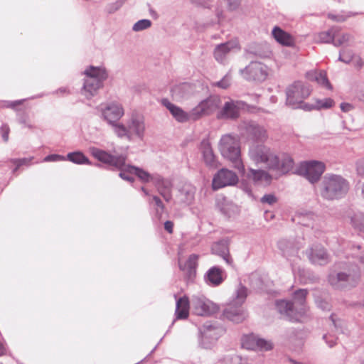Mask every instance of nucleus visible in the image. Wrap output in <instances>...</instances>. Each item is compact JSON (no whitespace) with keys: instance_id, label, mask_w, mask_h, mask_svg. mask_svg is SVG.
<instances>
[{"instance_id":"obj_19","label":"nucleus","mask_w":364,"mask_h":364,"mask_svg":"<svg viewBox=\"0 0 364 364\" xmlns=\"http://www.w3.org/2000/svg\"><path fill=\"white\" fill-rule=\"evenodd\" d=\"M161 104L170 112L173 117L180 123L196 121L193 109L187 112L180 107L171 103L168 99H163Z\"/></svg>"},{"instance_id":"obj_20","label":"nucleus","mask_w":364,"mask_h":364,"mask_svg":"<svg viewBox=\"0 0 364 364\" xmlns=\"http://www.w3.org/2000/svg\"><path fill=\"white\" fill-rule=\"evenodd\" d=\"M242 346L247 349L270 350L273 348V344L270 341L265 340L253 334L246 336L242 340Z\"/></svg>"},{"instance_id":"obj_17","label":"nucleus","mask_w":364,"mask_h":364,"mask_svg":"<svg viewBox=\"0 0 364 364\" xmlns=\"http://www.w3.org/2000/svg\"><path fill=\"white\" fill-rule=\"evenodd\" d=\"M309 261L315 265L324 266L331 261V257L326 250L319 244L313 245L306 250Z\"/></svg>"},{"instance_id":"obj_31","label":"nucleus","mask_w":364,"mask_h":364,"mask_svg":"<svg viewBox=\"0 0 364 364\" xmlns=\"http://www.w3.org/2000/svg\"><path fill=\"white\" fill-rule=\"evenodd\" d=\"M190 301L187 296H184L176 301V316L178 319L187 318L189 314Z\"/></svg>"},{"instance_id":"obj_15","label":"nucleus","mask_w":364,"mask_h":364,"mask_svg":"<svg viewBox=\"0 0 364 364\" xmlns=\"http://www.w3.org/2000/svg\"><path fill=\"white\" fill-rule=\"evenodd\" d=\"M238 181L237 174L227 168H221L213 178L212 187L213 190H218L228 186H234Z\"/></svg>"},{"instance_id":"obj_4","label":"nucleus","mask_w":364,"mask_h":364,"mask_svg":"<svg viewBox=\"0 0 364 364\" xmlns=\"http://www.w3.org/2000/svg\"><path fill=\"white\" fill-rule=\"evenodd\" d=\"M321 196L333 200L343 198L348 192L350 185L343 176L336 174H326L322 181Z\"/></svg>"},{"instance_id":"obj_56","label":"nucleus","mask_w":364,"mask_h":364,"mask_svg":"<svg viewBox=\"0 0 364 364\" xmlns=\"http://www.w3.org/2000/svg\"><path fill=\"white\" fill-rule=\"evenodd\" d=\"M356 170L359 175H364V159H360L357 161Z\"/></svg>"},{"instance_id":"obj_2","label":"nucleus","mask_w":364,"mask_h":364,"mask_svg":"<svg viewBox=\"0 0 364 364\" xmlns=\"http://www.w3.org/2000/svg\"><path fill=\"white\" fill-rule=\"evenodd\" d=\"M360 277V270L357 264L343 262L335 265L328 277V282L335 289L355 287Z\"/></svg>"},{"instance_id":"obj_36","label":"nucleus","mask_w":364,"mask_h":364,"mask_svg":"<svg viewBox=\"0 0 364 364\" xmlns=\"http://www.w3.org/2000/svg\"><path fill=\"white\" fill-rule=\"evenodd\" d=\"M308 291L304 289H300L296 290L294 294V304L297 309H301V308H304V312L306 311V297L307 296Z\"/></svg>"},{"instance_id":"obj_3","label":"nucleus","mask_w":364,"mask_h":364,"mask_svg":"<svg viewBox=\"0 0 364 364\" xmlns=\"http://www.w3.org/2000/svg\"><path fill=\"white\" fill-rule=\"evenodd\" d=\"M90 153L97 161L112 167L116 170L120 171L119 176L122 179L129 182H133L134 181V177L129 175L131 173L127 171V166L129 165L126 164L127 159V154H116L115 151H113L114 154H112L96 147L91 148Z\"/></svg>"},{"instance_id":"obj_62","label":"nucleus","mask_w":364,"mask_h":364,"mask_svg":"<svg viewBox=\"0 0 364 364\" xmlns=\"http://www.w3.org/2000/svg\"><path fill=\"white\" fill-rule=\"evenodd\" d=\"M26 118H27L26 116H23V117H20L18 119L19 123L21 124H23L25 126L28 123Z\"/></svg>"},{"instance_id":"obj_43","label":"nucleus","mask_w":364,"mask_h":364,"mask_svg":"<svg viewBox=\"0 0 364 364\" xmlns=\"http://www.w3.org/2000/svg\"><path fill=\"white\" fill-rule=\"evenodd\" d=\"M151 26V21L149 19H141L136 22L132 27V30L135 32L146 30Z\"/></svg>"},{"instance_id":"obj_24","label":"nucleus","mask_w":364,"mask_h":364,"mask_svg":"<svg viewBox=\"0 0 364 364\" xmlns=\"http://www.w3.org/2000/svg\"><path fill=\"white\" fill-rule=\"evenodd\" d=\"M211 251L213 254L220 256L228 265H233V260L230 255L227 240H222L213 243L211 247Z\"/></svg>"},{"instance_id":"obj_12","label":"nucleus","mask_w":364,"mask_h":364,"mask_svg":"<svg viewBox=\"0 0 364 364\" xmlns=\"http://www.w3.org/2000/svg\"><path fill=\"white\" fill-rule=\"evenodd\" d=\"M191 304L194 314L198 316H210L218 310V306L203 295L193 296Z\"/></svg>"},{"instance_id":"obj_54","label":"nucleus","mask_w":364,"mask_h":364,"mask_svg":"<svg viewBox=\"0 0 364 364\" xmlns=\"http://www.w3.org/2000/svg\"><path fill=\"white\" fill-rule=\"evenodd\" d=\"M298 108H300L304 111H311L313 109H316V104L312 105L309 103H306L304 102V101H303V102L299 105Z\"/></svg>"},{"instance_id":"obj_42","label":"nucleus","mask_w":364,"mask_h":364,"mask_svg":"<svg viewBox=\"0 0 364 364\" xmlns=\"http://www.w3.org/2000/svg\"><path fill=\"white\" fill-rule=\"evenodd\" d=\"M351 36L348 33L340 34L338 31L336 29V36L333 38V44L336 47H339L345 45L350 41Z\"/></svg>"},{"instance_id":"obj_47","label":"nucleus","mask_w":364,"mask_h":364,"mask_svg":"<svg viewBox=\"0 0 364 364\" xmlns=\"http://www.w3.org/2000/svg\"><path fill=\"white\" fill-rule=\"evenodd\" d=\"M316 75L318 77L316 81L318 84L326 87L327 89H332L331 85L326 77V73L324 71L318 72V74H316Z\"/></svg>"},{"instance_id":"obj_61","label":"nucleus","mask_w":364,"mask_h":364,"mask_svg":"<svg viewBox=\"0 0 364 364\" xmlns=\"http://www.w3.org/2000/svg\"><path fill=\"white\" fill-rule=\"evenodd\" d=\"M316 74H318V72L316 71H310L306 73V77L311 81H316V77H318Z\"/></svg>"},{"instance_id":"obj_9","label":"nucleus","mask_w":364,"mask_h":364,"mask_svg":"<svg viewBox=\"0 0 364 364\" xmlns=\"http://www.w3.org/2000/svg\"><path fill=\"white\" fill-rule=\"evenodd\" d=\"M241 133L253 141L264 142L268 138L267 129L257 122L246 120L239 124Z\"/></svg>"},{"instance_id":"obj_25","label":"nucleus","mask_w":364,"mask_h":364,"mask_svg":"<svg viewBox=\"0 0 364 364\" xmlns=\"http://www.w3.org/2000/svg\"><path fill=\"white\" fill-rule=\"evenodd\" d=\"M217 206L220 211L228 218L235 216L240 213L239 206L225 197L218 199Z\"/></svg>"},{"instance_id":"obj_26","label":"nucleus","mask_w":364,"mask_h":364,"mask_svg":"<svg viewBox=\"0 0 364 364\" xmlns=\"http://www.w3.org/2000/svg\"><path fill=\"white\" fill-rule=\"evenodd\" d=\"M223 328L209 323H205L200 329L203 342L205 340L210 339L213 341H217L223 333Z\"/></svg>"},{"instance_id":"obj_11","label":"nucleus","mask_w":364,"mask_h":364,"mask_svg":"<svg viewBox=\"0 0 364 364\" xmlns=\"http://www.w3.org/2000/svg\"><path fill=\"white\" fill-rule=\"evenodd\" d=\"M241 75L247 80L264 81L268 75L266 65L259 61H251L248 65L240 70Z\"/></svg>"},{"instance_id":"obj_1","label":"nucleus","mask_w":364,"mask_h":364,"mask_svg":"<svg viewBox=\"0 0 364 364\" xmlns=\"http://www.w3.org/2000/svg\"><path fill=\"white\" fill-rule=\"evenodd\" d=\"M250 159L257 165L282 174L289 173L294 167L292 158L286 154L276 155L270 148L263 144L252 145L249 150Z\"/></svg>"},{"instance_id":"obj_27","label":"nucleus","mask_w":364,"mask_h":364,"mask_svg":"<svg viewBox=\"0 0 364 364\" xmlns=\"http://www.w3.org/2000/svg\"><path fill=\"white\" fill-rule=\"evenodd\" d=\"M171 95L177 101H183L188 99L193 92V88L188 83H182L175 85L171 89Z\"/></svg>"},{"instance_id":"obj_6","label":"nucleus","mask_w":364,"mask_h":364,"mask_svg":"<svg viewBox=\"0 0 364 364\" xmlns=\"http://www.w3.org/2000/svg\"><path fill=\"white\" fill-rule=\"evenodd\" d=\"M219 150L222 156L230 160L233 166L244 173L245 167L240 159V142L231 134L223 135L219 142Z\"/></svg>"},{"instance_id":"obj_52","label":"nucleus","mask_w":364,"mask_h":364,"mask_svg":"<svg viewBox=\"0 0 364 364\" xmlns=\"http://www.w3.org/2000/svg\"><path fill=\"white\" fill-rule=\"evenodd\" d=\"M62 160H65V157L59 154H50L44 159V161H58Z\"/></svg>"},{"instance_id":"obj_58","label":"nucleus","mask_w":364,"mask_h":364,"mask_svg":"<svg viewBox=\"0 0 364 364\" xmlns=\"http://www.w3.org/2000/svg\"><path fill=\"white\" fill-rule=\"evenodd\" d=\"M338 60L345 63H349L352 60V55L350 54L346 55L344 53L340 52Z\"/></svg>"},{"instance_id":"obj_41","label":"nucleus","mask_w":364,"mask_h":364,"mask_svg":"<svg viewBox=\"0 0 364 364\" xmlns=\"http://www.w3.org/2000/svg\"><path fill=\"white\" fill-rule=\"evenodd\" d=\"M336 36V29L332 28L326 31L321 32L318 34L317 41L323 43H333V38Z\"/></svg>"},{"instance_id":"obj_64","label":"nucleus","mask_w":364,"mask_h":364,"mask_svg":"<svg viewBox=\"0 0 364 364\" xmlns=\"http://www.w3.org/2000/svg\"><path fill=\"white\" fill-rule=\"evenodd\" d=\"M141 191L146 196H149V191L144 187H141Z\"/></svg>"},{"instance_id":"obj_59","label":"nucleus","mask_w":364,"mask_h":364,"mask_svg":"<svg viewBox=\"0 0 364 364\" xmlns=\"http://www.w3.org/2000/svg\"><path fill=\"white\" fill-rule=\"evenodd\" d=\"M340 108L343 112H348L353 109V106L346 102H343L340 105Z\"/></svg>"},{"instance_id":"obj_46","label":"nucleus","mask_w":364,"mask_h":364,"mask_svg":"<svg viewBox=\"0 0 364 364\" xmlns=\"http://www.w3.org/2000/svg\"><path fill=\"white\" fill-rule=\"evenodd\" d=\"M151 200L154 202L156 205V215L159 218H161L163 212L164 211L165 206L161 200V198L157 196H151L150 197Z\"/></svg>"},{"instance_id":"obj_53","label":"nucleus","mask_w":364,"mask_h":364,"mask_svg":"<svg viewBox=\"0 0 364 364\" xmlns=\"http://www.w3.org/2000/svg\"><path fill=\"white\" fill-rule=\"evenodd\" d=\"M323 338L330 348L333 347L336 344V339L331 336L325 334L323 335Z\"/></svg>"},{"instance_id":"obj_13","label":"nucleus","mask_w":364,"mask_h":364,"mask_svg":"<svg viewBox=\"0 0 364 364\" xmlns=\"http://www.w3.org/2000/svg\"><path fill=\"white\" fill-rule=\"evenodd\" d=\"M101 112L102 118L112 126L113 131L115 124H122L121 122H119V120L124 114V110L122 105L116 102H112L105 106H102Z\"/></svg>"},{"instance_id":"obj_7","label":"nucleus","mask_w":364,"mask_h":364,"mask_svg":"<svg viewBox=\"0 0 364 364\" xmlns=\"http://www.w3.org/2000/svg\"><path fill=\"white\" fill-rule=\"evenodd\" d=\"M247 296V289L240 284L235 290L233 299L223 311L224 316L237 323L244 321L246 315L242 305L245 303Z\"/></svg>"},{"instance_id":"obj_44","label":"nucleus","mask_w":364,"mask_h":364,"mask_svg":"<svg viewBox=\"0 0 364 364\" xmlns=\"http://www.w3.org/2000/svg\"><path fill=\"white\" fill-rule=\"evenodd\" d=\"M335 105V102L331 98H324L316 100V109H329Z\"/></svg>"},{"instance_id":"obj_30","label":"nucleus","mask_w":364,"mask_h":364,"mask_svg":"<svg viewBox=\"0 0 364 364\" xmlns=\"http://www.w3.org/2000/svg\"><path fill=\"white\" fill-rule=\"evenodd\" d=\"M272 36L279 44L284 46H292L295 43L291 35L277 26L273 28Z\"/></svg>"},{"instance_id":"obj_45","label":"nucleus","mask_w":364,"mask_h":364,"mask_svg":"<svg viewBox=\"0 0 364 364\" xmlns=\"http://www.w3.org/2000/svg\"><path fill=\"white\" fill-rule=\"evenodd\" d=\"M352 250L355 251L353 255L357 257L364 268V249L361 245H352Z\"/></svg>"},{"instance_id":"obj_51","label":"nucleus","mask_w":364,"mask_h":364,"mask_svg":"<svg viewBox=\"0 0 364 364\" xmlns=\"http://www.w3.org/2000/svg\"><path fill=\"white\" fill-rule=\"evenodd\" d=\"M0 132L1 134V136L3 140L5 142H7L9 140V134L10 132V129L7 124H3L0 128Z\"/></svg>"},{"instance_id":"obj_22","label":"nucleus","mask_w":364,"mask_h":364,"mask_svg":"<svg viewBox=\"0 0 364 364\" xmlns=\"http://www.w3.org/2000/svg\"><path fill=\"white\" fill-rule=\"evenodd\" d=\"M279 250L284 257L289 259L297 255L301 245L294 240L282 239L277 244Z\"/></svg>"},{"instance_id":"obj_57","label":"nucleus","mask_w":364,"mask_h":364,"mask_svg":"<svg viewBox=\"0 0 364 364\" xmlns=\"http://www.w3.org/2000/svg\"><path fill=\"white\" fill-rule=\"evenodd\" d=\"M11 161L14 164H17V166H21L23 165H28L29 164L30 159L23 158L20 159H11Z\"/></svg>"},{"instance_id":"obj_50","label":"nucleus","mask_w":364,"mask_h":364,"mask_svg":"<svg viewBox=\"0 0 364 364\" xmlns=\"http://www.w3.org/2000/svg\"><path fill=\"white\" fill-rule=\"evenodd\" d=\"M216 85H217V86H218L223 89H226L230 85V77L228 75H225L222 80L218 81L216 83Z\"/></svg>"},{"instance_id":"obj_14","label":"nucleus","mask_w":364,"mask_h":364,"mask_svg":"<svg viewBox=\"0 0 364 364\" xmlns=\"http://www.w3.org/2000/svg\"><path fill=\"white\" fill-rule=\"evenodd\" d=\"M324 171V164L317 161L304 162L301 164L299 169L300 174L312 183L320 179Z\"/></svg>"},{"instance_id":"obj_37","label":"nucleus","mask_w":364,"mask_h":364,"mask_svg":"<svg viewBox=\"0 0 364 364\" xmlns=\"http://www.w3.org/2000/svg\"><path fill=\"white\" fill-rule=\"evenodd\" d=\"M195 193V187L190 185L184 186L180 190L181 200L186 204H191L194 200Z\"/></svg>"},{"instance_id":"obj_40","label":"nucleus","mask_w":364,"mask_h":364,"mask_svg":"<svg viewBox=\"0 0 364 364\" xmlns=\"http://www.w3.org/2000/svg\"><path fill=\"white\" fill-rule=\"evenodd\" d=\"M67 159L77 164H91L88 158L80 151L71 152L68 154Z\"/></svg>"},{"instance_id":"obj_16","label":"nucleus","mask_w":364,"mask_h":364,"mask_svg":"<svg viewBox=\"0 0 364 364\" xmlns=\"http://www.w3.org/2000/svg\"><path fill=\"white\" fill-rule=\"evenodd\" d=\"M275 306L277 311L289 321H298L299 316L304 314V308L297 309L292 302L287 300H277Z\"/></svg>"},{"instance_id":"obj_23","label":"nucleus","mask_w":364,"mask_h":364,"mask_svg":"<svg viewBox=\"0 0 364 364\" xmlns=\"http://www.w3.org/2000/svg\"><path fill=\"white\" fill-rule=\"evenodd\" d=\"M200 149L206 166L210 168H217L218 161L208 139H203L201 141Z\"/></svg>"},{"instance_id":"obj_21","label":"nucleus","mask_w":364,"mask_h":364,"mask_svg":"<svg viewBox=\"0 0 364 364\" xmlns=\"http://www.w3.org/2000/svg\"><path fill=\"white\" fill-rule=\"evenodd\" d=\"M153 183L156 186L159 193L166 202H170L172 199L173 185L170 180L164 178L159 174H156L153 178Z\"/></svg>"},{"instance_id":"obj_38","label":"nucleus","mask_w":364,"mask_h":364,"mask_svg":"<svg viewBox=\"0 0 364 364\" xmlns=\"http://www.w3.org/2000/svg\"><path fill=\"white\" fill-rule=\"evenodd\" d=\"M353 227L364 232V214L362 213H353L348 215Z\"/></svg>"},{"instance_id":"obj_48","label":"nucleus","mask_w":364,"mask_h":364,"mask_svg":"<svg viewBox=\"0 0 364 364\" xmlns=\"http://www.w3.org/2000/svg\"><path fill=\"white\" fill-rule=\"evenodd\" d=\"M123 4L121 0H117L115 2L109 4L107 6V11L109 14H113L117 10H119Z\"/></svg>"},{"instance_id":"obj_32","label":"nucleus","mask_w":364,"mask_h":364,"mask_svg":"<svg viewBox=\"0 0 364 364\" xmlns=\"http://www.w3.org/2000/svg\"><path fill=\"white\" fill-rule=\"evenodd\" d=\"M84 74L86 75V78H94L101 82H104L108 77L105 68L92 65L84 71Z\"/></svg>"},{"instance_id":"obj_33","label":"nucleus","mask_w":364,"mask_h":364,"mask_svg":"<svg viewBox=\"0 0 364 364\" xmlns=\"http://www.w3.org/2000/svg\"><path fill=\"white\" fill-rule=\"evenodd\" d=\"M234 48V43L232 42H226L218 45L214 50V58L219 63H223L227 55Z\"/></svg>"},{"instance_id":"obj_63","label":"nucleus","mask_w":364,"mask_h":364,"mask_svg":"<svg viewBox=\"0 0 364 364\" xmlns=\"http://www.w3.org/2000/svg\"><path fill=\"white\" fill-rule=\"evenodd\" d=\"M6 353V348L2 343H0V356Z\"/></svg>"},{"instance_id":"obj_18","label":"nucleus","mask_w":364,"mask_h":364,"mask_svg":"<svg viewBox=\"0 0 364 364\" xmlns=\"http://www.w3.org/2000/svg\"><path fill=\"white\" fill-rule=\"evenodd\" d=\"M245 106L242 101L229 100L225 102L222 109L218 112L220 119H236L240 116V110Z\"/></svg>"},{"instance_id":"obj_39","label":"nucleus","mask_w":364,"mask_h":364,"mask_svg":"<svg viewBox=\"0 0 364 364\" xmlns=\"http://www.w3.org/2000/svg\"><path fill=\"white\" fill-rule=\"evenodd\" d=\"M127 171L129 173H134L136 176H137L143 182H149L152 181L153 182V178L154 177V175H151L147 171L134 166H127Z\"/></svg>"},{"instance_id":"obj_28","label":"nucleus","mask_w":364,"mask_h":364,"mask_svg":"<svg viewBox=\"0 0 364 364\" xmlns=\"http://www.w3.org/2000/svg\"><path fill=\"white\" fill-rule=\"evenodd\" d=\"M103 82H101L94 78H86L84 82L82 87V94L87 99H90L95 96L97 90L102 87Z\"/></svg>"},{"instance_id":"obj_5","label":"nucleus","mask_w":364,"mask_h":364,"mask_svg":"<svg viewBox=\"0 0 364 364\" xmlns=\"http://www.w3.org/2000/svg\"><path fill=\"white\" fill-rule=\"evenodd\" d=\"M145 123L143 116L133 113L126 124H115L114 127V134L129 141L136 137L140 140L144 139L145 134Z\"/></svg>"},{"instance_id":"obj_10","label":"nucleus","mask_w":364,"mask_h":364,"mask_svg":"<svg viewBox=\"0 0 364 364\" xmlns=\"http://www.w3.org/2000/svg\"><path fill=\"white\" fill-rule=\"evenodd\" d=\"M221 98L218 95H210L200 101L197 106L193 108L196 120L205 116H209L216 111L221 105Z\"/></svg>"},{"instance_id":"obj_8","label":"nucleus","mask_w":364,"mask_h":364,"mask_svg":"<svg viewBox=\"0 0 364 364\" xmlns=\"http://www.w3.org/2000/svg\"><path fill=\"white\" fill-rule=\"evenodd\" d=\"M309 87L302 81H295L286 88V105L292 109L299 105L311 95Z\"/></svg>"},{"instance_id":"obj_35","label":"nucleus","mask_w":364,"mask_h":364,"mask_svg":"<svg viewBox=\"0 0 364 364\" xmlns=\"http://www.w3.org/2000/svg\"><path fill=\"white\" fill-rule=\"evenodd\" d=\"M247 176L250 180H252L255 183H259L263 181L269 182L271 180L270 175L264 170H255L250 168Z\"/></svg>"},{"instance_id":"obj_29","label":"nucleus","mask_w":364,"mask_h":364,"mask_svg":"<svg viewBox=\"0 0 364 364\" xmlns=\"http://www.w3.org/2000/svg\"><path fill=\"white\" fill-rule=\"evenodd\" d=\"M223 269L218 267H212L210 268L205 275L206 282L211 286H218L224 280L223 277Z\"/></svg>"},{"instance_id":"obj_34","label":"nucleus","mask_w":364,"mask_h":364,"mask_svg":"<svg viewBox=\"0 0 364 364\" xmlns=\"http://www.w3.org/2000/svg\"><path fill=\"white\" fill-rule=\"evenodd\" d=\"M198 256L193 254L189 256L184 264L179 263V268L183 272H186L189 278H192L196 274V268L198 265Z\"/></svg>"},{"instance_id":"obj_60","label":"nucleus","mask_w":364,"mask_h":364,"mask_svg":"<svg viewBox=\"0 0 364 364\" xmlns=\"http://www.w3.org/2000/svg\"><path fill=\"white\" fill-rule=\"evenodd\" d=\"M164 228L168 233L173 232V222L168 220L164 223Z\"/></svg>"},{"instance_id":"obj_49","label":"nucleus","mask_w":364,"mask_h":364,"mask_svg":"<svg viewBox=\"0 0 364 364\" xmlns=\"http://www.w3.org/2000/svg\"><path fill=\"white\" fill-rule=\"evenodd\" d=\"M277 198L273 194H266L260 199L261 203L273 205L277 202Z\"/></svg>"},{"instance_id":"obj_55","label":"nucleus","mask_w":364,"mask_h":364,"mask_svg":"<svg viewBox=\"0 0 364 364\" xmlns=\"http://www.w3.org/2000/svg\"><path fill=\"white\" fill-rule=\"evenodd\" d=\"M317 306L324 311H329L331 308V305L325 300H316Z\"/></svg>"}]
</instances>
